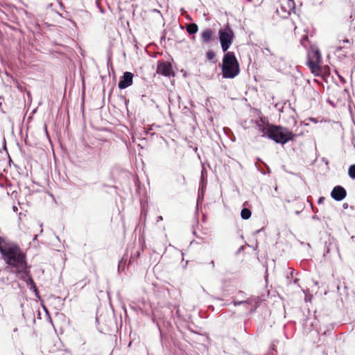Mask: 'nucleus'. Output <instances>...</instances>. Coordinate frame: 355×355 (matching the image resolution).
<instances>
[{
	"label": "nucleus",
	"mask_w": 355,
	"mask_h": 355,
	"mask_svg": "<svg viewBox=\"0 0 355 355\" xmlns=\"http://www.w3.org/2000/svg\"><path fill=\"white\" fill-rule=\"evenodd\" d=\"M2 259L7 265L6 270L15 276L31 267L28 264L26 252L15 243L8 245V250Z\"/></svg>",
	"instance_id": "obj_1"
},
{
	"label": "nucleus",
	"mask_w": 355,
	"mask_h": 355,
	"mask_svg": "<svg viewBox=\"0 0 355 355\" xmlns=\"http://www.w3.org/2000/svg\"><path fill=\"white\" fill-rule=\"evenodd\" d=\"M263 137L274 141L277 144L284 145L289 141H292L296 137L292 131L288 128L277 125H268L260 128Z\"/></svg>",
	"instance_id": "obj_2"
},
{
	"label": "nucleus",
	"mask_w": 355,
	"mask_h": 355,
	"mask_svg": "<svg viewBox=\"0 0 355 355\" xmlns=\"http://www.w3.org/2000/svg\"><path fill=\"white\" fill-rule=\"evenodd\" d=\"M223 78H234L240 73L239 63L234 52H226L223 58L221 66Z\"/></svg>",
	"instance_id": "obj_3"
},
{
	"label": "nucleus",
	"mask_w": 355,
	"mask_h": 355,
	"mask_svg": "<svg viewBox=\"0 0 355 355\" xmlns=\"http://www.w3.org/2000/svg\"><path fill=\"white\" fill-rule=\"evenodd\" d=\"M322 60L320 51L315 46H311L308 52L307 64L313 73L320 72L322 68L320 63Z\"/></svg>",
	"instance_id": "obj_4"
},
{
	"label": "nucleus",
	"mask_w": 355,
	"mask_h": 355,
	"mask_svg": "<svg viewBox=\"0 0 355 355\" xmlns=\"http://www.w3.org/2000/svg\"><path fill=\"white\" fill-rule=\"evenodd\" d=\"M234 38V33L232 29L228 26L219 29L218 39L220 43L221 49L225 53L232 45Z\"/></svg>",
	"instance_id": "obj_5"
},
{
	"label": "nucleus",
	"mask_w": 355,
	"mask_h": 355,
	"mask_svg": "<svg viewBox=\"0 0 355 355\" xmlns=\"http://www.w3.org/2000/svg\"><path fill=\"white\" fill-rule=\"evenodd\" d=\"M17 277L26 282L27 286H29L31 290H33L37 297H39L38 289L33 281V279L31 275V268L23 271L20 275H17Z\"/></svg>",
	"instance_id": "obj_6"
},
{
	"label": "nucleus",
	"mask_w": 355,
	"mask_h": 355,
	"mask_svg": "<svg viewBox=\"0 0 355 355\" xmlns=\"http://www.w3.org/2000/svg\"><path fill=\"white\" fill-rule=\"evenodd\" d=\"M157 73L164 76H174L175 73L170 62L166 61H159L157 66Z\"/></svg>",
	"instance_id": "obj_7"
},
{
	"label": "nucleus",
	"mask_w": 355,
	"mask_h": 355,
	"mask_svg": "<svg viewBox=\"0 0 355 355\" xmlns=\"http://www.w3.org/2000/svg\"><path fill=\"white\" fill-rule=\"evenodd\" d=\"M134 75L132 73L129 71H125L123 75L120 77L118 87L120 89H124L132 84Z\"/></svg>",
	"instance_id": "obj_8"
},
{
	"label": "nucleus",
	"mask_w": 355,
	"mask_h": 355,
	"mask_svg": "<svg viewBox=\"0 0 355 355\" xmlns=\"http://www.w3.org/2000/svg\"><path fill=\"white\" fill-rule=\"evenodd\" d=\"M346 195L345 189L340 185L334 187L331 192V198L336 201H341L346 197Z\"/></svg>",
	"instance_id": "obj_9"
},
{
	"label": "nucleus",
	"mask_w": 355,
	"mask_h": 355,
	"mask_svg": "<svg viewBox=\"0 0 355 355\" xmlns=\"http://www.w3.org/2000/svg\"><path fill=\"white\" fill-rule=\"evenodd\" d=\"M232 304L235 306H239L242 304H254V306L250 309V313H253L256 311L259 306V300L257 297H250L247 299L246 300H241V301H236L234 300L232 302Z\"/></svg>",
	"instance_id": "obj_10"
},
{
	"label": "nucleus",
	"mask_w": 355,
	"mask_h": 355,
	"mask_svg": "<svg viewBox=\"0 0 355 355\" xmlns=\"http://www.w3.org/2000/svg\"><path fill=\"white\" fill-rule=\"evenodd\" d=\"M214 34V31L211 28H207L203 31L201 33V37L203 42L206 44H209L212 40V36Z\"/></svg>",
	"instance_id": "obj_11"
},
{
	"label": "nucleus",
	"mask_w": 355,
	"mask_h": 355,
	"mask_svg": "<svg viewBox=\"0 0 355 355\" xmlns=\"http://www.w3.org/2000/svg\"><path fill=\"white\" fill-rule=\"evenodd\" d=\"M270 63L273 64H277L280 61H282L283 59L280 57H277L274 53H270L268 55L267 58H266Z\"/></svg>",
	"instance_id": "obj_12"
},
{
	"label": "nucleus",
	"mask_w": 355,
	"mask_h": 355,
	"mask_svg": "<svg viewBox=\"0 0 355 355\" xmlns=\"http://www.w3.org/2000/svg\"><path fill=\"white\" fill-rule=\"evenodd\" d=\"M198 26L195 23H191L187 26V32L189 35H193V34L196 33L198 32Z\"/></svg>",
	"instance_id": "obj_13"
},
{
	"label": "nucleus",
	"mask_w": 355,
	"mask_h": 355,
	"mask_svg": "<svg viewBox=\"0 0 355 355\" xmlns=\"http://www.w3.org/2000/svg\"><path fill=\"white\" fill-rule=\"evenodd\" d=\"M251 215H252V212L249 209H248V208L242 209V210L241 211V217L243 220L249 219L250 218Z\"/></svg>",
	"instance_id": "obj_14"
},
{
	"label": "nucleus",
	"mask_w": 355,
	"mask_h": 355,
	"mask_svg": "<svg viewBox=\"0 0 355 355\" xmlns=\"http://www.w3.org/2000/svg\"><path fill=\"white\" fill-rule=\"evenodd\" d=\"M348 174L352 179H355V164L349 167Z\"/></svg>",
	"instance_id": "obj_15"
},
{
	"label": "nucleus",
	"mask_w": 355,
	"mask_h": 355,
	"mask_svg": "<svg viewBox=\"0 0 355 355\" xmlns=\"http://www.w3.org/2000/svg\"><path fill=\"white\" fill-rule=\"evenodd\" d=\"M4 241V239L0 236V253L2 256V257L4 256V254L6 253L7 250H8V246L7 247H3L2 245H1V242Z\"/></svg>",
	"instance_id": "obj_16"
},
{
	"label": "nucleus",
	"mask_w": 355,
	"mask_h": 355,
	"mask_svg": "<svg viewBox=\"0 0 355 355\" xmlns=\"http://www.w3.org/2000/svg\"><path fill=\"white\" fill-rule=\"evenodd\" d=\"M206 57L209 60H211L215 57V53L212 51H209L206 53Z\"/></svg>",
	"instance_id": "obj_17"
},
{
	"label": "nucleus",
	"mask_w": 355,
	"mask_h": 355,
	"mask_svg": "<svg viewBox=\"0 0 355 355\" xmlns=\"http://www.w3.org/2000/svg\"><path fill=\"white\" fill-rule=\"evenodd\" d=\"M325 245H326V252L324 253V256H326L327 254H328L331 249V247H336L334 245H333L331 242L327 245V242L325 243Z\"/></svg>",
	"instance_id": "obj_18"
},
{
	"label": "nucleus",
	"mask_w": 355,
	"mask_h": 355,
	"mask_svg": "<svg viewBox=\"0 0 355 355\" xmlns=\"http://www.w3.org/2000/svg\"><path fill=\"white\" fill-rule=\"evenodd\" d=\"M205 173H206V171L205 170V168H202V172H201V178H200V182L202 184V192H203V189H204V182L205 181V178H204V175H205Z\"/></svg>",
	"instance_id": "obj_19"
},
{
	"label": "nucleus",
	"mask_w": 355,
	"mask_h": 355,
	"mask_svg": "<svg viewBox=\"0 0 355 355\" xmlns=\"http://www.w3.org/2000/svg\"><path fill=\"white\" fill-rule=\"evenodd\" d=\"M263 53L266 58H267L268 56V55H270V53H272L268 47L264 48L263 50Z\"/></svg>",
	"instance_id": "obj_20"
},
{
	"label": "nucleus",
	"mask_w": 355,
	"mask_h": 355,
	"mask_svg": "<svg viewBox=\"0 0 355 355\" xmlns=\"http://www.w3.org/2000/svg\"><path fill=\"white\" fill-rule=\"evenodd\" d=\"M288 5L290 10H293L295 8V2L293 0H288Z\"/></svg>",
	"instance_id": "obj_21"
},
{
	"label": "nucleus",
	"mask_w": 355,
	"mask_h": 355,
	"mask_svg": "<svg viewBox=\"0 0 355 355\" xmlns=\"http://www.w3.org/2000/svg\"><path fill=\"white\" fill-rule=\"evenodd\" d=\"M324 199H325V198H324V197H320V198H319V199H318V204H321V203H322V202H324Z\"/></svg>",
	"instance_id": "obj_22"
},
{
	"label": "nucleus",
	"mask_w": 355,
	"mask_h": 355,
	"mask_svg": "<svg viewBox=\"0 0 355 355\" xmlns=\"http://www.w3.org/2000/svg\"><path fill=\"white\" fill-rule=\"evenodd\" d=\"M23 12L28 18H30L31 16L32 15L30 12H28V11H26L25 10H23Z\"/></svg>",
	"instance_id": "obj_23"
},
{
	"label": "nucleus",
	"mask_w": 355,
	"mask_h": 355,
	"mask_svg": "<svg viewBox=\"0 0 355 355\" xmlns=\"http://www.w3.org/2000/svg\"><path fill=\"white\" fill-rule=\"evenodd\" d=\"M224 132L227 134L229 132H231L230 129L228 128H224Z\"/></svg>",
	"instance_id": "obj_24"
},
{
	"label": "nucleus",
	"mask_w": 355,
	"mask_h": 355,
	"mask_svg": "<svg viewBox=\"0 0 355 355\" xmlns=\"http://www.w3.org/2000/svg\"><path fill=\"white\" fill-rule=\"evenodd\" d=\"M163 220V218H162V216H159L157 218V223H158V222H159V221H161V220Z\"/></svg>",
	"instance_id": "obj_25"
},
{
	"label": "nucleus",
	"mask_w": 355,
	"mask_h": 355,
	"mask_svg": "<svg viewBox=\"0 0 355 355\" xmlns=\"http://www.w3.org/2000/svg\"><path fill=\"white\" fill-rule=\"evenodd\" d=\"M209 265L211 266L212 268H214L215 263H214V261L213 260L209 262Z\"/></svg>",
	"instance_id": "obj_26"
},
{
	"label": "nucleus",
	"mask_w": 355,
	"mask_h": 355,
	"mask_svg": "<svg viewBox=\"0 0 355 355\" xmlns=\"http://www.w3.org/2000/svg\"><path fill=\"white\" fill-rule=\"evenodd\" d=\"M152 12H156V13H159V14H160V15H161L160 11H159V10H157V9H153V10H152Z\"/></svg>",
	"instance_id": "obj_27"
},
{
	"label": "nucleus",
	"mask_w": 355,
	"mask_h": 355,
	"mask_svg": "<svg viewBox=\"0 0 355 355\" xmlns=\"http://www.w3.org/2000/svg\"><path fill=\"white\" fill-rule=\"evenodd\" d=\"M343 44H350V42L348 39H346L345 40L343 41Z\"/></svg>",
	"instance_id": "obj_28"
},
{
	"label": "nucleus",
	"mask_w": 355,
	"mask_h": 355,
	"mask_svg": "<svg viewBox=\"0 0 355 355\" xmlns=\"http://www.w3.org/2000/svg\"><path fill=\"white\" fill-rule=\"evenodd\" d=\"M312 218H313V220H320L319 217H318L317 215H314V216H312Z\"/></svg>",
	"instance_id": "obj_29"
},
{
	"label": "nucleus",
	"mask_w": 355,
	"mask_h": 355,
	"mask_svg": "<svg viewBox=\"0 0 355 355\" xmlns=\"http://www.w3.org/2000/svg\"><path fill=\"white\" fill-rule=\"evenodd\" d=\"M248 305L249 306V307H248L247 309H248L249 311L250 312V309L254 306V304Z\"/></svg>",
	"instance_id": "obj_30"
},
{
	"label": "nucleus",
	"mask_w": 355,
	"mask_h": 355,
	"mask_svg": "<svg viewBox=\"0 0 355 355\" xmlns=\"http://www.w3.org/2000/svg\"><path fill=\"white\" fill-rule=\"evenodd\" d=\"M239 295H241V296H243V295L245 294V293H244L243 291H240L239 292Z\"/></svg>",
	"instance_id": "obj_31"
},
{
	"label": "nucleus",
	"mask_w": 355,
	"mask_h": 355,
	"mask_svg": "<svg viewBox=\"0 0 355 355\" xmlns=\"http://www.w3.org/2000/svg\"><path fill=\"white\" fill-rule=\"evenodd\" d=\"M343 207L344 209H346V208H347L348 205L347 203H345V204H343Z\"/></svg>",
	"instance_id": "obj_32"
},
{
	"label": "nucleus",
	"mask_w": 355,
	"mask_h": 355,
	"mask_svg": "<svg viewBox=\"0 0 355 355\" xmlns=\"http://www.w3.org/2000/svg\"><path fill=\"white\" fill-rule=\"evenodd\" d=\"M180 11H181V13H182V14H183L184 12H186V11H185V10H184V8H182V9L180 10Z\"/></svg>",
	"instance_id": "obj_33"
},
{
	"label": "nucleus",
	"mask_w": 355,
	"mask_h": 355,
	"mask_svg": "<svg viewBox=\"0 0 355 355\" xmlns=\"http://www.w3.org/2000/svg\"><path fill=\"white\" fill-rule=\"evenodd\" d=\"M343 49V46H339L337 48V51H340Z\"/></svg>",
	"instance_id": "obj_34"
},
{
	"label": "nucleus",
	"mask_w": 355,
	"mask_h": 355,
	"mask_svg": "<svg viewBox=\"0 0 355 355\" xmlns=\"http://www.w3.org/2000/svg\"><path fill=\"white\" fill-rule=\"evenodd\" d=\"M340 80H341V81H343V82H345V79H344L343 77H340Z\"/></svg>",
	"instance_id": "obj_35"
},
{
	"label": "nucleus",
	"mask_w": 355,
	"mask_h": 355,
	"mask_svg": "<svg viewBox=\"0 0 355 355\" xmlns=\"http://www.w3.org/2000/svg\"><path fill=\"white\" fill-rule=\"evenodd\" d=\"M268 172L270 173V168L268 167Z\"/></svg>",
	"instance_id": "obj_36"
},
{
	"label": "nucleus",
	"mask_w": 355,
	"mask_h": 355,
	"mask_svg": "<svg viewBox=\"0 0 355 355\" xmlns=\"http://www.w3.org/2000/svg\"><path fill=\"white\" fill-rule=\"evenodd\" d=\"M56 239H58V241H60V239L58 236H56Z\"/></svg>",
	"instance_id": "obj_37"
},
{
	"label": "nucleus",
	"mask_w": 355,
	"mask_h": 355,
	"mask_svg": "<svg viewBox=\"0 0 355 355\" xmlns=\"http://www.w3.org/2000/svg\"><path fill=\"white\" fill-rule=\"evenodd\" d=\"M15 209H17V207L14 206V207H13V210L15 211Z\"/></svg>",
	"instance_id": "obj_38"
},
{
	"label": "nucleus",
	"mask_w": 355,
	"mask_h": 355,
	"mask_svg": "<svg viewBox=\"0 0 355 355\" xmlns=\"http://www.w3.org/2000/svg\"><path fill=\"white\" fill-rule=\"evenodd\" d=\"M169 102H170L171 103H171V98H169Z\"/></svg>",
	"instance_id": "obj_39"
},
{
	"label": "nucleus",
	"mask_w": 355,
	"mask_h": 355,
	"mask_svg": "<svg viewBox=\"0 0 355 355\" xmlns=\"http://www.w3.org/2000/svg\"><path fill=\"white\" fill-rule=\"evenodd\" d=\"M297 279H295V281H294V282H295V283H296V282H297Z\"/></svg>",
	"instance_id": "obj_40"
},
{
	"label": "nucleus",
	"mask_w": 355,
	"mask_h": 355,
	"mask_svg": "<svg viewBox=\"0 0 355 355\" xmlns=\"http://www.w3.org/2000/svg\"><path fill=\"white\" fill-rule=\"evenodd\" d=\"M354 31H355V27H354Z\"/></svg>",
	"instance_id": "obj_41"
}]
</instances>
